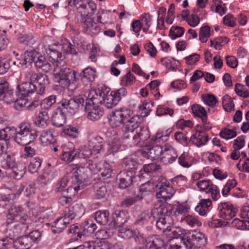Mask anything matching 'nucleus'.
I'll return each instance as SVG.
<instances>
[{
	"mask_svg": "<svg viewBox=\"0 0 249 249\" xmlns=\"http://www.w3.org/2000/svg\"><path fill=\"white\" fill-rule=\"evenodd\" d=\"M222 106L227 112H231L234 110V104L231 98L228 95L224 96L222 98Z\"/></svg>",
	"mask_w": 249,
	"mask_h": 249,
	"instance_id": "5fc2aeb1",
	"label": "nucleus"
},
{
	"mask_svg": "<svg viewBox=\"0 0 249 249\" xmlns=\"http://www.w3.org/2000/svg\"><path fill=\"white\" fill-rule=\"evenodd\" d=\"M210 27L208 25L201 27L199 30V39L202 42H206L208 38L210 36Z\"/></svg>",
	"mask_w": 249,
	"mask_h": 249,
	"instance_id": "052dcab7",
	"label": "nucleus"
},
{
	"mask_svg": "<svg viewBox=\"0 0 249 249\" xmlns=\"http://www.w3.org/2000/svg\"><path fill=\"white\" fill-rule=\"evenodd\" d=\"M160 169V166L156 163L144 164L137 176L140 179L142 178H148L153 173L159 172Z\"/></svg>",
	"mask_w": 249,
	"mask_h": 249,
	"instance_id": "bb28decb",
	"label": "nucleus"
},
{
	"mask_svg": "<svg viewBox=\"0 0 249 249\" xmlns=\"http://www.w3.org/2000/svg\"><path fill=\"white\" fill-rule=\"evenodd\" d=\"M160 62L167 69L173 71H176L178 69V64L179 61L176 60L173 57H164L160 59Z\"/></svg>",
	"mask_w": 249,
	"mask_h": 249,
	"instance_id": "3c124183",
	"label": "nucleus"
},
{
	"mask_svg": "<svg viewBox=\"0 0 249 249\" xmlns=\"http://www.w3.org/2000/svg\"><path fill=\"white\" fill-rule=\"evenodd\" d=\"M82 26L85 33L89 35H96L100 32V28L97 25L91 17L82 18Z\"/></svg>",
	"mask_w": 249,
	"mask_h": 249,
	"instance_id": "a878e982",
	"label": "nucleus"
},
{
	"mask_svg": "<svg viewBox=\"0 0 249 249\" xmlns=\"http://www.w3.org/2000/svg\"><path fill=\"white\" fill-rule=\"evenodd\" d=\"M154 187H155V185L153 183L147 181L140 186L139 191L142 195H145L152 192Z\"/></svg>",
	"mask_w": 249,
	"mask_h": 249,
	"instance_id": "774afa93",
	"label": "nucleus"
},
{
	"mask_svg": "<svg viewBox=\"0 0 249 249\" xmlns=\"http://www.w3.org/2000/svg\"><path fill=\"white\" fill-rule=\"evenodd\" d=\"M66 145L62 147V153L61 159L62 160L70 163L75 158H77V149L72 145Z\"/></svg>",
	"mask_w": 249,
	"mask_h": 249,
	"instance_id": "2f4dec72",
	"label": "nucleus"
},
{
	"mask_svg": "<svg viewBox=\"0 0 249 249\" xmlns=\"http://www.w3.org/2000/svg\"><path fill=\"white\" fill-rule=\"evenodd\" d=\"M180 242L185 245L187 249H192L194 247L198 249L206 245L207 239L202 233L194 231L188 235L186 234L182 236Z\"/></svg>",
	"mask_w": 249,
	"mask_h": 249,
	"instance_id": "0eeeda50",
	"label": "nucleus"
},
{
	"mask_svg": "<svg viewBox=\"0 0 249 249\" xmlns=\"http://www.w3.org/2000/svg\"><path fill=\"white\" fill-rule=\"evenodd\" d=\"M49 118L48 112L41 109L34 121V124L39 128H45L49 124Z\"/></svg>",
	"mask_w": 249,
	"mask_h": 249,
	"instance_id": "c9c22d12",
	"label": "nucleus"
},
{
	"mask_svg": "<svg viewBox=\"0 0 249 249\" xmlns=\"http://www.w3.org/2000/svg\"><path fill=\"white\" fill-rule=\"evenodd\" d=\"M69 219L60 217L56 219L52 225V230L54 233H59L62 232L67 227V224L69 223Z\"/></svg>",
	"mask_w": 249,
	"mask_h": 249,
	"instance_id": "e433bc0d",
	"label": "nucleus"
},
{
	"mask_svg": "<svg viewBox=\"0 0 249 249\" xmlns=\"http://www.w3.org/2000/svg\"><path fill=\"white\" fill-rule=\"evenodd\" d=\"M88 248L90 249H96L100 248V249H111L112 248L111 245L107 241H101L96 240L94 241H89L85 242L83 244L78 246L73 247L72 249H83V248Z\"/></svg>",
	"mask_w": 249,
	"mask_h": 249,
	"instance_id": "4be33fe9",
	"label": "nucleus"
},
{
	"mask_svg": "<svg viewBox=\"0 0 249 249\" xmlns=\"http://www.w3.org/2000/svg\"><path fill=\"white\" fill-rule=\"evenodd\" d=\"M15 196V195L13 194L7 195L2 194L1 208L9 209V207L13 203Z\"/></svg>",
	"mask_w": 249,
	"mask_h": 249,
	"instance_id": "0e129e2a",
	"label": "nucleus"
},
{
	"mask_svg": "<svg viewBox=\"0 0 249 249\" xmlns=\"http://www.w3.org/2000/svg\"><path fill=\"white\" fill-rule=\"evenodd\" d=\"M184 32L185 29L183 27L172 26L170 30L169 36L172 39H175L177 37L182 36Z\"/></svg>",
	"mask_w": 249,
	"mask_h": 249,
	"instance_id": "e2e57ef3",
	"label": "nucleus"
},
{
	"mask_svg": "<svg viewBox=\"0 0 249 249\" xmlns=\"http://www.w3.org/2000/svg\"><path fill=\"white\" fill-rule=\"evenodd\" d=\"M174 111L173 109L170 108L165 105H159L158 106L156 110V114L157 116H161L163 115H169L172 116L174 114Z\"/></svg>",
	"mask_w": 249,
	"mask_h": 249,
	"instance_id": "69168bd1",
	"label": "nucleus"
},
{
	"mask_svg": "<svg viewBox=\"0 0 249 249\" xmlns=\"http://www.w3.org/2000/svg\"><path fill=\"white\" fill-rule=\"evenodd\" d=\"M103 103L107 108H111L116 106L118 102L111 92L109 94H107L103 99Z\"/></svg>",
	"mask_w": 249,
	"mask_h": 249,
	"instance_id": "680f3d73",
	"label": "nucleus"
},
{
	"mask_svg": "<svg viewBox=\"0 0 249 249\" xmlns=\"http://www.w3.org/2000/svg\"><path fill=\"white\" fill-rule=\"evenodd\" d=\"M68 232L72 234L71 239L74 241L81 238L83 236L82 231V225L76 224L71 225L68 230Z\"/></svg>",
	"mask_w": 249,
	"mask_h": 249,
	"instance_id": "603ef678",
	"label": "nucleus"
},
{
	"mask_svg": "<svg viewBox=\"0 0 249 249\" xmlns=\"http://www.w3.org/2000/svg\"><path fill=\"white\" fill-rule=\"evenodd\" d=\"M98 167H95L99 172V176L102 178L103 180L110 178L113 174V170L111 165L106 161L103 162L97 163Z\"/></svg>",
	"mask_w": 249,
	"mask_h": 249,
	"instance_id": "7c9ffc66",
	"label": "nucleus"
},
{
	"mask_svg": "<svg viewBox=\"0 0 249 249\" xmlns=\"http://www.w3.org/2000/svg\"><path fill=\"white\" fill-rule=\"evenodd\" d=\"M79 190V186H70L67 188L66 193L59 198L58 202L62 206L66 205L72 202L73 198L77 195Z\"/></svg>",
	"mask_w": 249,
	"mask_h": 249,
	"instance_id": "cd10ccee",
	"label": "nucleus"
},
{
	"mask_svg": "<svg viewBox=\"0 0 249 249\" xmlns=\"http://www.w3.org/2000/svg\"><path fill=\"white\" fill-rule=\"evenodd\" d=\"M77 72L70 68H60L55 73V82L63 88H69L77 81Z\"/></svg>",
	"mask_w": 249,
	"mask_h": 249,
	"instance_id": "423d86ee",
	"label": "nucleus"
},
{
	"mask_svg": "<svg viewBox=\"0 0 249 249\" xmlns=\"http://www.w3.org/2000/svg\"><path fill=\"white\" fill-rule=\"evenodd\" d=\"M41 162L42 160L39 157H36L32 158L28 166L29 171L32 174L36 173L40 168Z\"/></svg>",
	"mask_w": 249,
	"mask_h": 249,
	"instance_id": "4d7b16f0",
	"label": "nucleus"
},
{
	"mask_svg": "<svg viewBox=\"0 0 249 249\" xmlns=\"http://www.w3.org/2000/svg\"><path fill=\"white\" fill-rule=\"evenodd\" d=\"M57 107L53 113L52 121L53 125L60 127L64 125L66 122L67 115L68 114L65 109L58 102L56 104Z\"/></svg>",
	"mask_w": 249,
	"mask_h": 249,
	"instance_id": "f3484780",
	"label": "nucleus"
},
{
	"mask_svg": "<svg viewBox=\"0 0 249 249\" xmlns=\"http://www.w3.org/2000/svg\"><path fill=\"white\" fill-rule=\"evenodd\" d=\"M83 236H89L93 233L97 229V226L92 220L85 221L82 224Z\"/></svg>",
	"mask_w": 249,
	"mask_h": 249,
	"instance_id": "a18cd8bd",
	"label": "nucleus"
},
{
	"mask_svg": "<svg viewBox=\"0 0 249 249\" xmlns=\"http://www.w3.org/2000/svg\"><path fill=\"white\" fill-rule=\"evenodd\" d=\"M129 218V214L127 210H116L112 214V220L109 223L114 228L121 227Z\"/></svg>",
	"mask_w": 249,
	"mask_h": 249,
	"instance_id": "a211bd4d",
	"label": "nucleus"
},
{
	"mask_svg": "<svg viewBox=\"0 0 249 249\" xmlns=\"http://www.w3.org/2000/svg\"><path fill=\"white\" fill-rule=\"evenodd\" d=\"M14 137V141L19 145H26L33 142L38 136V131L33 128L27 122H23L18 125Z\"/></svg>",
	"mask_w": 249,
	"mask_h": 249,
	"instance_id": "20e7f679",
	"label": "nucleus"
},
{
	"mask_svg": "<svg viewBox=\"0 0 249 249\" xmlns=\"http://www.w3.org/2000/svg\"><path fill=\"white\" fill-rule=\"evenodd\" d=\"M88 144L95 155L100 154L103 150L105 141L102 137L96 135L89 138Z\"/></svg>",
	"mask_w": 249,
	"mask_h": 249,
	"instance_id": "c85d7f7f",
	"label": "nucleus"
},
{
	"mask_svg": "<svg viewBox=\"0 0 249 249\" xmlns=\"http://www.w3.org/2000/svg\"><path fill=\"white\" fill-rule=\"evenodd\" d=\"M56 95L53 94L41 100V109L48 112V110L56 103Z\"/></svg>",
	"mask_w": 249,
	"mask_h": 249,
	"instance_id": "8fccbe9b",
	"label": "nucleus"
},
{
	"mask_svg": "<svg viewBox=\"0 0 249 249\" xmlns=\"http://www.w3.org/2000/svg\"><path fill=\"white\" fill-rule=\"evenodd\" d=\"M18 40L20 43L29 46H32L36 42L33 36L29 34H20Z\"/></svg>",
	"mask_w": 249,
	"mask_h": 249,
	"instance_id": "bf43d9fd",
	"label": "nucleus"
},
{
	"mask_svg": "<svg viewBox=\"0 0 249 249\" xmlns=\"http://www.w3.org/2000/svg\"><path fill=\"white\" fill-rule=\"evenodd\" d=\"M219 216L226 220H230L236 215L238 209L229 202H221L217 209Z\"/></svg>",
	"mask_w": 249,
	"mask_h": 249,
	"instance_id": "dca6fc26",
	"label": "nucleus"
},
{
	"mask_svg": "<svg viewBox=\"0 0 249 249\" xmlns=\"http://www.w3.org/2000/svg\"><path fill=\"white\" fill-rule=\"evenodd\" d=\"M178 164L183 167L189 168L193 164L189 154L184 152L178 158Z\"/></svg>",
	"mask_w": 249,
	"mask_h": 249,
	"instance_id": "864d4df0",
	"label": "nucleus"
},
{
	"mask_svg": "<svg viewBox=\"0 0 249 249\" xmlns=\"http://www.w3.org/2000/svg\"><path fill=\"white\" fill-rule=\"evenodd\" d=\"M87 98L85 96L78 95L70 99L63 98L59 102L68 114L73 115L80 110H84Z\"/></svg>",
	"mask_w": 249,
	"mask_h": 249,
	"instance_id": "39448f33",
	"label": "nucleus"
},
{
	"mask_svg": "<svg viewBox=\"0 0 249 249\" xmlns=\"http://www.w3.org/2000/svg\"><path fill=\"white\" fill-rule=\"evenodd\" d=\"M96 9V4L94 1L84 0L81 6H79L78 12L81 14L82 18H85L93 16Z\"/></svg>",
	"mask_w": 249,
	"mask_h": 249,
	"instance_id": "412c9836",
	"label": "nucleus"
},
{
	"mask_svg": "<svg viewBox=\"0 0 249 249\" xmlns=\"http://www.w3.org/2000/svg\"><path fill=\"white\" fill-rule=\"evenodd\" d=\"M23 212V209L20 206H11L8 210V214L7 215L6 221V225L10 224L14 222L16 219H18V216H20V214L22 213Z\"/></svg>",
	"mask_w": 249,
	"mask_h": 249,
	"instance_id": "72a5a7b5",
	"label": "nucleus"
},
{
	"mask_svg": "<svg viewBox=\"0 0 249 249\" xmlns=\"http://www.w3.org/2000/svg\"><path fill=\"white\" fill-rule=\"evenodd\" d=\"M134 138L132 139V142H130L131 146L137 145L140 142L142 141L147 142L150 139V134L148 128L145 126H141L140 127V130L137 132V135L134 134Z\"/></svg>",
	"mask_w": 249,
	"mask_h": 249,
	"instance_id": "b1692460",
	"label": "nucleus"
},
{
	"mask_svg": "<svg viewBox=\"0 0 249 249\" xmlns=\"http://www.w3.org/2000/svg\"><path fill=\"white\" fill-rule=\"evenodd\" d=\"M132 115V111L130 110V112L128 113V117H127L126 120L124 121L122 127L124 139L134 138V131L140 125L141 123V118L140 116L138 115L131 116Z\"/></svg>",
	"mask_w": 249,
	"mask_h": 249,
	"instance_id": "6e6552de",
	"label": "nucleus"
},
{
	"mask_svg": "<svg viewBox=\"0 0 249 249\" xmlns=\"http://www.w3.org/2000/svg\"><path fill=\"white\" fill-rule=\"evenodd\" d=\"M95 167H98L97 163L90 159L87 160V163L84 166H79L71 176L72 182L75 185L74 186H79V190L83 188L84 182L88 181L91 178L92 170Z\"/></svg>",
	"mask_w": 249,
	"mask_h": 249,
	"instance_id": "7ed1b4c3",
	"label": "nucleus"
},
{
	"mask_svg": "<svg viewBox=\"0 0 249 249\" xmlns=\"http://www.w3.org/2000/svg\"><path fill=\"white\" fill-rule=\"evenodd\" d=\"M16 132V128L14 126H6L3 128H0V140L7 142L12 138L14 139Z\"/></svg>",
	"mask_w": 249,
	"mask_h": 249,
	"instance_id": "c03bdc74",
	"label": "nucleus"
},
{
	"mask_svg": "<svg viewBox=\"0 0 249 249\" xmlns=\"http://www.w3.org/2000/svg\"><path fill=\"white\" fill-rule=\"evenodd\" d=\"M12 177L16 179L19 180L22 178L26 173V166L25 163H17L11 169Z\"/></svg>",
	"mask_w": 249,
	"mask_h": 249,
	"instance_id": "37998d69",
	"label": "nucleus"
},
{
	"mask_svg": "<svg viewBox=\"0 0 249 249\" xmlns=\"http://www.w3.org/2000/svg\"><path fill=\"white\" fill-rule=\"evenodd\" d=\"M212 202L210 198L202 199L195 208V211L201 215H205L212 207Z\"/></svg>",
	"mask_w": 249,
	"mask_h": 249,
	"instance_id": "58836bf2",
	"label": "nucleus"
},
{
	"mask_svg": "<svg viewBox=\"0 0 249 249\" xmlns=\"http://www.w3.org/2000/svg\"><path fill=\"white\" fill-rule=\"evenodd\" d=\"M123 163L124 165V170H127L129 171H133L135 172L139 166L138 162L135 160L131 158H125L124 159Z\"/></svg>",
	"mask_w": 249,
	"mask_h": 249,
	"instance_id": "6e6d98bb",
	"label": "nucleus"
},
{
	"mask_svg": "<svg viewBox=\"0 0 249 249\" xmlns=\"http://www.w3.org/2000/svg\"><path fill=\"white\" fill-rule=\"evenodd\" d=\"M110 194V189L105 184L94 186V196L97 199H107Z\"/></svg>",
	"mask_w": 249,
	"mask_h": 249,
	"instance_id": "f704fd0d",
	"label": "nucleus"
},
{
	"mask_svg": "<svg viewBox=\"0 0 249 249\" xmlns=\"http://www.w3.org/2000/svg\"><path fill=\"white\" fill-rule=\"evenodd\" d=\"M109 213L107 210H99L94 213V219L100 225H106L108 222Z\"/></svg>",
	"mask_w": 249,
	"mask_h": 249,
	"instance_id": "09e8293b",
	"label": "nucleus"
},
{
	"mask_svg": "<svg viewBox=\"0 0 249 249\" xmlns=\"http://www.w3.org/2000/svg\"><path fill=\"white\" fill-rule=\"evenodd\" d=\"M178 154L175 148L170 145H165L160 160L165 165L173 163L177 159Z\"/></svg>",
	"mask_w": 249,
	"mask_h": 249,
	"instance_id": "aec40b11",
	"label": "nucleus"
},
{
	"mask_svg": "<svg viewBox=\"0 0 249 249\" xmlns=\"http://www.w3.org/2000/svg\"><path fill=\"white\" fill-rule=\"evenodd\" d=\"M173 205L168 203L156 205L151 211V216L156 221L157 227L172 237L173 239L169 240V249H179L181 246L175 239H181L186 232L180 227L171 226L173 223V218L171 217L173 214Z\"/></svg>",
	"mask_w": 249,
	"mask_h": 249,
	"instance_id": "f257e3e1",
	"label": "nucleus"
},
{
	"mask_svg": "<svg viewBox=\"0 0 249 249\" xmlns=\"http://www.w3.org/2000/svg\"><path fill=\"white\" fill-rule=\"evenodd\" d=\"M69 179L66 177H63L59 178L54 183L53 189L56 193H66L67 188H66L68 185Z\"/></svg>",
	"mask_w": 249,
	"mask_h": 249,
	"instance_id": "de8ad7c7",
	"label": "nucleus"
},
{
	"mask_svg": "<svg viewBox=\"0 0 249 249\" xmlns=\"http://www.w3.org/2000/svg\"><path fill=\"white\" fill-rule=\"evenodd\" d=\"M192 112L195 116L201 119L203 124H206L207 121V113L205 108L198 104H194L191 107Z\"/></svg>",
	"mask_w": 249,
	"mask_h": 249,
	"instance_id": "ea45409f",
	"label": "nucleus"
},
{
	"mask_svg": "<svg viewBox=\"0 0 249 249\" xmlns=\"http://www.w3.org/2000/svg\"><path fill=\"white\" fill-rule=\"evenodd\" d=\"M96 98L93 96L89 98L86 102L84 110L87 112V118L91 121L99 120L104 114L103 109L97 105Z\"/></svg>",
	"mask_w": 249,
	"mask_h": 249,
	"instance_id": "1a4fd4ad",
	"label": "nucleus"
},
{
	"mask_svg": "<svg viewBox=\"0 0 249 249\" xmlns=\"http://www.w3.org/2000/svg\"><path fill=\"white\" fill-rule=\"evenodd\" d=\"M36 57L34 65L37 70H40L45 72H48L51 71L52 69V65L45 56L39 52Z\"/></svg>",
	"mask_w": 249,
	"mask_h": 249,
	"instance_id": "c756f323",
	"label": "nucleus"
},
{
	"mask_svg": "<svg viewBox=\"0 0 249 249\" xmlns=\"http://www.w3.org/2000/svg\"><path fill=\"white\" fill-rule=\"evenodd\" d=\"M146 249H161L164 247L166 249L168 245H166L163 240L160 236L152 235L145 239Z\"/></svg>",
	"mask_w": 249,
	"mask_h": 249,
	"instance_id": "5701e85b",
	"label": "nucleus"
},
{
	"mask_svg": "<svg viewBox=\"0 0 249 249\" xmlns=\"http://www.w3.org/2000/svg\"><path fill=\"white\" fill-rule=\"evenodd\" d=\"M219 136L223 139L229 140L235 138L237 136L235 131L227 128H222L219 133Z\"/></svg>",
	"mask_w": 249,
	"mask_h": 249,
	"instance_id": "338daca9",
	"label": "nucleus"
},
{
	"mask_svg": "<svg viewBox=\"0 0 249 249\" xmlns=\"http://www.w3.org/2000/svg\"><path fill=\"white\" fill-rule=\"evenodd\" d=\"M158 141L151 142V139L145 143L146 148L139 150L138 152L144 158L147 159L156 160L160 158L162 154L164 146L159 145Z\"/></svg>",
	"mask_w": 249,
	"mask_h": 249,
	"instance_id": "9d476101",
	"label": "nucleus"
},
{
	"mask_svg": "<svg viewBox=\"0 0 249 249\" xmlns=\"http://www.w3.org/2000/svg\"><path fill=\"white\" fill-rule=\"evenodd\" d=\"M137 231L130 229L121 228L119 230L118 235L123 238L128 239L136 235Z\"/></svg>",
	"mask_w": 249,
	"mask_h": 249,
	"instance_id": "13d9d810",
	"label": "nucleus"
},
{
	"mask_svg": "<svg viewBox=\"0 0 249 249\" xmlns=\"http://www.w3.org/2000/svg\"><path fill=\"white\" fill-rule=\"evenodd\" d=\"M16 96L17 93L11 85L5 80H0V100L10 104L16 100Z\"/></svg>",
	"mask_w": 249,
	"mask_h": 249,
	"instance_id": "4468645a",
	"label": "nucleus"
},
{
	"mask_svg": "<svg viewBox=\"0 0 249 249\" xmlns=\"http://www.w3.org/2000/svg\"><path fill=\"white\" fill-rule=\"evenodd\" d=\"M18 243L21 246L18 247L16 249H30L33 246V242L28 235H21L19 238L18 241H16L15 244ZM17 244H14V239L12 238L7 237L0 239V249H9L12 248L13 246H17Z\"/></svg>",
	"mask_w": 249,
	"mask_h": 249,
	"instance_id": "9b49d317",
	"label": "nucleus"
},
{
	"mask_svg": "<svg viewBox=\"0 0 249 249\" xmlns=\"http://www.w3.org/2000/svg\"><path fill=\"white\" fill-rule=\"evenodd\" d=\"M46 53L49 56L50 62L53 65L58 67L59 63L63 58H62V53L58 46H57V44L54 43L49 45L46 49Z\"/></svg>",
	"mask_w": 249,
	"mask_h": 249,
	"instance_id": "6ab92c4d",
	"label": "nucleus"
},
{
	"mask_svg": "<svg viewBox=\"0 0 249 249\" xmlns=\"http://www.w3.org/2000/svg\"><path fill=\"white\" fill-rule=\"evenodd\" d=\"M56 44L61 53H65L66 54L75 55L78 54V52L76 50L74 45H73L69 40L65 39L62 40L61 43Z\"/></svg>",
	"mask_w": 249,
	"mask_h": 249,
	"instance_id": "473e14b6",
	"label": "nucleus"
},
{
	"mask_svg": "<svg viewBox=\"0 0 249 249\" xmlns=\"http://www.w3.org/2000/svg\"><path fill=\"white\" fill-rule=\"evenodd\" d=\"M26 75L29 82H23L17 86V96L20 95L23 98L28 97L35 92L43 95L50 84L48 75L34 71L28 72Z\"/></svg>",
	"mask_w": 249,
	"mask_h": 249,
	"instance_id": "f03ea898",
	"label": "nucleus"
},
{
	"mask_svg": "<svg viewBox=\"0 0 249 249\" xmlns=\"http://www.w3.org/2000/svg\"><path fill=\"white\" fill-rule=\"evenodd\" d=\"M130 112V109L127 108H121L111 111L107 116L110 126L112 128L117 127L123 124Z\"/></svg>",
	"mask_w": 249,
	"mask_h": 249,
	"instance_id": "ddd939ff",
	"label": "nucleus"
},
{
	"mask_svg": "<svg viewBox=\"0 0 249 249\" xmlns=\"http://www.w3.org/2000/svg\"><path fill=\"white\" fill-rule=\"evenodd\" d=\"M209 140L208 135L204 132L193 134L190 140L197 146L199 147L205 144Z\"/></svg>",
	"mask_w": 249,
	"mask_h": 249,
	"instance_id": "a19ab883",
	"label": "nucleus"
},
{
	"mask_svg": "<svg viewBox=\"0 0 249 249\" xmlns=\"http://www.w3.org/2000/svg\"><path fill=\"white\" fill-rule=\"evenodd\" d=\"M85 213V209L82 203L75 201L71 203L66 208L64 215L69 219V221L72 220L75 218H80Z\"/></svg>",
	"mask_w": 249,
	"mask_h": 249,
	"instance_id": "2eb2a0df",
	"label": "nucleus"
},
{
	"mask_svg": "<svg viewBox=\"0 0 249 249\" xmlns=\"http://www.w3.org/2000/svg\"><path fill=\"white\" fill-rule=\"evenodd\" d=\"M38 53L39 52L35 50L26 51L23 54L20 55L21 60L23 61V62L20 63L22 65H26L27 63L29 65L34 63Z\"/></svg>",
	"mask_w": 249,
	"mask_h": 249,
	"instance_id": "4c0bfd02",
	"label": "nucleus"
},
{
	"mask_svg": "<svg viewBox=\"0 0 249 249\" xmlns=\"http://www.w3.org/2000/svg\"><path fill=\"white\" fill-rule=\"evenodd\" d=\"M156 196L164 199L170 198L175 192L173 187L170 182L163 177H160L157 184L155 185Z\"/></svg>",
	"mask_w": 249,
	"mask_h": 249,
	"instance_id": "f8f14e48",
	"label": "nucleus"
},
{
	"mask_svg": "<svg viewBox=\"0 0 249 249\" xmlns=\"http://www.w3.org/2000/svg\"><path fill=\"white\" fill-rule=\"evenodd\" d=\"M77 80H80L86 85L94 81L97 76L95 70L90 67L85 68L80 73L77 72Z\"/></svg>",
	"mask_w": 249,
	"mask_h": 249,
	"instance_id": "393cba45",
	"label": "nucleus"
},
{
	"mask_svg": "<svg viewBox=\"0 0 249 249\" xmlns=\"http://www.w3.org/2000/svg\"><path fill=\"white\" fill-rule=\"evenodd\" d=\"M1 167L4 169H11L17 164L14 154H7L0 162Z\"/></svg>",
	"mask_w": 249,
	"mask_h": 249,
	"instance_id": "79ce46f5",
	"label": "nucleus"
},
{
	"mask_svg": "<svg viewBox=\"0 0 249 249\" xmlns=\"http://www.w3.org/2000/svg\"><path fill=\"white\" fill-rule=\"evenodd\" d=\"M39 140L44 146L48 145L49 143H52L55 142V139L53 135L51 129L43 130L40 135Z\"/></svg>",
	"mask_w": 249,
	"mask_h": 249,
	"instance_id": "49530a36",
	"label": "nucleus"
}]
</instances>
